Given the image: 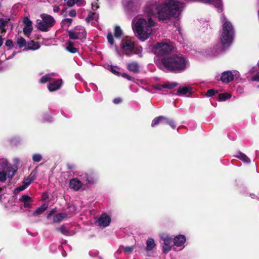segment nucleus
I'll return each mask as SVG.
<instances>
[{
    "label": "nucleus",
    "instance_id": "obj_18",
    "mask_svg": "<svg viewBox=\"0 0 259 259\" xmlns=\"http://www.w3.org/2000/svg\"><path fill=\"white\" fill-rule=\"evenodd\" d=\"M82 186V183L77 178L72 179L70 180L69 187L74 191L79 190Z\"/></svg>",
    "mask_w": 259,
    "mask_h": 259
},
{
    "label": "nucleus",
    "instance_id": "obj_60",
    "mask_svg": "<svg viewBox=\"0 0 259 259\" xmlns=\"http://www.w3.org/2000/svg\"><path fill=\"white\" fill-rule=\"evenodd\" d=\"M259 1V0H258Z\"/></svg>",
    "mask_w": 259,
    "mask_h": 259
},
{
    "label": "nucleus",
    "instance_id": "obj_32",
    "mask_svg": "<svg viewBox=\"0 0 259 259\" xmlns=\"http://www.w3.org/2000/svg\"><path fill=\"white\" fill-rule=\"evenodd\" d=\"M98 19V14L96 13H92L90 14L88 17L86 18V21L87 22H90L92 20L97 21Z\"/></svg>",
    "mask_w": 259,
    "mask_h": 259
},
{
    "label": "nucleus",
    "instance_id": "obj_20",
    "mask_svg": "<svg viewBox=\"0 0 259 259\" xmlns=\"http://www.w3.org/2000/svg\"><path fill=\"white\" fill-rule=\"evenodd\" d=\"M202 2L205 3H209L214 6L217 8L219 11H221L222 9V0H201Z\"/></svg>",
    "mask_w": 259,
    "mask_h": 259
},
{
    "label": "nucleus",
    "instance_id": "obj_52",
    "mask_svg": "<svg viewBox=\"0 0 259 259\" xmlns=\"http://www.w3.org/2000/svg\"><path fill=\"white\" fill-rule=\"evenodd\" d=\"M4 191V189L0 188V201H1L3 199V195L5 193H3V191Z\"/></svg>",
    "mask_w": 259,
    "mask_h": 259
},
{
    "label": "nucleus",
    "instance_id": "obj_27",
    "mask_svg": "<svg viewBox=\"0 0 259 259\" xmlns=\"http://www.w3.org/2000/svg\"><path fill=\"white\" fill-rule=\"evenodd\" d=\"M127 68L130 71L136 72L139 70V66L136 62H132L127 65Z\"/></svg>",
    "mask_w": 259,
    "mask_h": 259
},
{
    "label": "nucleus",
    "instance_id": "obj_54",
    "mask_svg": "<svg viewBox=\"0 0 259 259\" xmlns=\"http://www.w3.org/2000/svg\"><path fill=\"white\" fill-rule=\"evenodd\" d=\"M122 76L124 77V78H126L127 79H128V80H131L132 79V77L131 76H129L126 73H123Z\"/></svg>",
    "mask_w": 259,
    "mask_h": 259
},
{
    "label": "nucleus",
    "instance_id": "obj_39",
    "mask_svg": "<svg viewBox=\"0 0 259 259\" xmlns=\"http://www.w3.org/2000/svg\"><path fill=\"white\" fill-rule=\"evenodd\" d=\"M32 160L34 162H39L42 159V156L40 154H34L32 157Z\"/></svg>",
    "mask_w": 259,
    "mask_h": 259
},
{
    "label": "nucleus",
    "instance_id": "obj_23",
    "mask_svg": "<svg viewBox=\"0 0 259 259\" xmlns=\"http://www.w3.org/2000/svg\"><path fill=\"white\" fill-rule=\"evenodd\" d=\"M40 48V45L37 42H34L33 41H30L27 44V46L25 50H36Z\"/></svg>",
    "mask_w": 259,
    "mask_h": 259
},
{
    "label": "nucleus",
    "instance_id": "obj_55",
    "mask_svg": "<svg viewBox=\"0 0 259 259\" xmlns=\"http://www.w3.org/2000/svg\"><path fill=\"white\" fill-rule=\"evenodd\" d=\"M30 201H28V202H24V207H27V208H29L30 207Z\"/></svg>",
    "mask_w": 259,
    "mask_h": 259
},
{
    "label": "nucleus",
    "instance_id": "obj_29",
    "mask_svg": "<svg viewBox=\"0 0 259 259\" xmlns=\"http://www.w3.org/2000/svg\"><path fill=\"white\" fill-rule=\"evenodd\" d=\"M16 171L15 167H9L7 168L6 172L8 178H12Z\"/></svg>",
    "mask_w": 259,
    "mask_h": 259
},
{
    "label": "nucleus",
    "instance_id": "obj_59",
    "mask_svg": "<svg viewBox=\"0 0 259 259\" xmlns=\"http://www.w3.org/2000/svg\"><path fill=\"white\" fill-rule=\"evenodd\" d=\"M258 67H259V61H258Z\"/></svg>",
    "mask_w": 259,
    "mask_h": 259
},
{
    "label": "nucleus",
    "instance_id": "obj_36",
    "mask_svg": "<svg viewBox=\"0 0 259 259\" xmlns=\"http://www.w3.org/2000/svg\"><path fill=\"white\" fill-rule=\"evenodd\" d=\"M72 19L66 18L64 19L61 22V25L63 27H68L70 26L72 22Z\"/></svg>",
    "mask_w": 259,
    "mask_h": 259
},
{
    "label": "nucleus",
    "instance_id": "obj_38",
    "mask_svg": "<svg viewBox=\"0 0 259 259\" xmlns=\"http://www.w3.org/2000/svg\"><path fill=\"white\" fill-rule=\"evenodd\" d=\"M7 23V21L3 19H0V30H1L2 32L5 31V27L6 26Z\"/></svg>",
    "mask_w": 259,
    "mask_h": 259
},
{
    "label": "nucleus",
    "instance_id": "obj_11",
    "mask_svg": "<svg viewBox=\"0 0 259 259\" xmlns=\"http://www.w3.org/2000/svg\"><path fill=\"white\" fill-rule=\"evenodd\" d=\"M36 177V172L33 171L28 177L23 181L22 186L15 189V191L19 192L25 189L35 179Z\"/></svg>",
    "mask_w": 259,
    "mask_h": 259
},
{
    "label": "nucleus",
    "instance_id": "obj_46",
    "mask_svg": "<svg viewBox=\"0 0 259 259\" xmlns=\"http://www.w3.org/2000/svg\"><path fill=\"white\" fill-rule=\"evenodd\" d=\"M134 249V246H125L123 248L124 251L128 253H131Z\"/></svg>",
    "mask_w": 259,
    "mask_h": 259
},
{
    "label": "nucleus",
    "instance_id": "obj_51",
    "mask_svg": "<svg viewBox=\"0 0 259 259\" xmlns=\"http://www.w3.org/2000/svg\"><path fill=\"white\" fill-rule=\"evenodd\" d=\"M121 99L119 98H115L114 99V103L116 104H119L121 102Z\"/></svg>",
    "mask_w": 259,
    "mask_h": 259
},
{
    "label": "nucleus",
    "instance_id": "obj_2",
    "mask_svg": "<svg viewBox=\"0 0 259 259\" xmlns=\"http://www.w3.org/2000/svg\"><path fill=\"white\" fill-rule=\"evenodd\" d=\"M146 4L143 9L144 16L138 15L135 17L132 23V27L135 36L141 41H145L155 33L156 22L153 16L156 14H149L145 10Z\"/></svg>",
    "mask_w": 259,
    "mask_h": 259
},
{
    "label": "nucleus",
    "instance_id": "obj_25",
    "mask_svg": "<svg viewBox=\"0 0 259 259\" xmlns=\"http://www.w3.org/2000/svg\"><path fill=\"white\" fill-rule=\"evenodd\" d=\"M48 204H44L39 207L37 208L36 210L33 212V215H38L41 214L43 212H44L48 208Z\"/></svg>",
    "mask_w": 259,
    "mask_h": 259
},
{
    "label": "nucleus",
    "instance_id": "obj_49",
    "mask_svg": "<svg viewBox=\"0 0 259 259\" xmlns=\"http://www.w3.org/2000/svg\"><path fill=\"white\" fill-rule=\"evenodd\" d=\"M251 80L252 81H259V73H257L255 75L251 77Z\"/></svg>",
    "mask_w": 259,
    "mask_h": 259
},
{
    "label": "nucleus",
    "instance_id": "obj_53",
    "mask_svg": "<svg viewBox=\"0 0 259 259\" xmlns=\"http://www.w3.org/2000/svg\"><path fill=\"white\" fill-rule=\"evenodd\" d=\"M53 11L55 13H57L60 11V8L58 6H54L53 8Z\"/></svg>",
    "mask_w": 259,
    "mask_h": 259
},
{
    "label": "nucleus",
    "instance_id": "obj_8",
    "mask_svg": "<svg viewBox=\"0 0 259 259\" xmlns=\"http://www.w3.org/2000/svg\"><path fill=\"white\" fill-rule=\"evenodd\" d=\"M160 238L163 241L162 251L163 253L167 254L174 247L172 238L166 234H160Z\"/></svg>",
    "mask_w": 259,
    "mask_h": 259
},
{
    "label": "nucleus",
    "instance_id": "obj_48",
    "mask_svg": "<svg viewBox=\"0 0 259 259\" xmlns=\"http://www.w3.org/2000/svg\"><path fill=\"white\" fill-rule=\"evenodd\" d=\"M69 15L70 17H75L76 15V12L75 10L72 9L70 10L69 12Z\"/></svg>",
    "mask_w": 259,
    "mask_h": 259
},
{
    "label": "nucleus",
    "instance_id": "obj_5",
    "mask_svg": "<svg viewBox=\"0 0 259 259\" xmlns=\"http://www.w3.org/2000/svg\"><path fill=\"white\" fill-rule=\"evenodd\" d=\"M120 50H118L117 46H115V50L117 53L121 56L125 55L131 56L133 54H136L142 57L143 48L141 46L136 45L134 38L126 36L123 38L120 44Z\"/></svg>",
    "mask_w": 259,
    "mask_h": 259
},
{
    "label": "nucleus",
    "instance_id": "obj_15",
    "mask_svg": "<svg viewBox=\"0 0 259 259\" xmlns=\"http://www.w3.org/2000/svg\"><path fill=\"white\" fill-rule=\"evenodd\" d=\"M81 177L83 180L90 184H94L97 181V175L94 172L84 173L82 175Z\"/></svg>",
    "mask_w": 259,
    "mask_h": 259
},
{
    "label": "nucleus",
    "instance_id": "obj_4",
    "mask_svg": "<svg viewBox=\"0 0 259 259\" xmlns=\"http://www.w3.org/2000/svg\"><path fill=\"white\" fill-rule=\"evenodd\" d=\"M220 41L224 47L229 46L234 38L235 28L232 23L223 14L220 17Z\"/></svg>",
    "mask_w": 259,
    "mask_h": 259
},
{
    "label": "nucleus",
    "instance_id": "obj_13",
    "mask_svg": "<svg viewBox=\"0 0 259 259\" xmlns=\"http://www.w3.org/2000/svg\"><path fill=\"white\" fill-rule=\"evenodd\" d=\"M111 221L110 217L106 213H103L97 220L96 224L101 227L105 228L110 225Z\"/></svg>",
    "mask_w": 259,
    "mask_h": 259
},
{
    "label": "nucleus",
    "instance_id": "obj_6",
    "mask_svg": "<svg viewBox=\"0 0 259 259\" xmlns=\"http://www.w3.org/2000/svg\"><path fill=\"white\" fill-rule=\"evenodd\" d=\"M174 46L170 42L162 41L154 46L153 51L155 54L162 55L171 52Z\"/></svg>",
    "mask_w": 259,
    "mask_h": 259
},
{
    "label": "nucleus",
    "instance_id": "obj_45",
    "mask_svg": "<svg viewBox=\"0 0 259 259\" xmlns=\"http://www.w3.org/2000/svg\"><path fill=\"white\" fill-rule=\"evenodd\" d=\"M107 39H108V42L111 45H113V44H114L113 43L114 42L112 34L111 33H108V34L107 35Z\"/></svg>",
    "mask_w": 259,
    "mask_h": 259
},
{
    "label": "nucleus",
    "instance_id": "obj_41",
    "mask_svg": "<svg viewBox=\"0 0 259 259\" xmlns=\"http://www.w3.org/2000/svg\"><path fill=\"white\" fill-rule=\"evenodd\" d=\"M92 8L93 10H96L99 8L98 0H93L92 3Z\"/></svg>",
    "mask_w": 259,
    "mask_h": 259
},
{
    "label": "nucleus",
    "instance_id": "obj_12",
    "mask_svg": "<svg viewBox=\"0 0 259 259\" xmlns=\"http://www.w3.org/2000/svg\"><path fill=\"white\" fill-rule=\"evenodd\" d=\"M55 211V209H54L51 210L50 211L48 212L47 216L48 219H50L53 217L54 223H59L67 217V214L65 213H58L54 214Z\"/></svg>",
    "mask_w": 259,
    "mask_h": 259
},
{
    "label": "nucleus",
    "instance_id": "obj_3",
    "mask_svg": "<svg viewBox=\"0 0 259 259\" xmlns=\"http://www.w3.org/2000/svg\"><path fill=\"white\" fill-rule=\"evenodd\" d=\"M161 64L159 66L167 71L179 72L184 71L189 66L188 59L183 55H174L166 56L161 59Z\"/></svg>",
    "mask_w": 259,
    "mask_h": 259
},
{
    "label": "nucleus",
    "instance_id": "obj_58",
    "mask_svg": "<svg viewBox=\"0 0 259 259\" xmlns=\"http://www.w3.org/2000/svg\"><path fill=\"white\" fill-rule=\"evenodd\" d=\"M218 55V53H212L211 55L212 56H215Z\"/></svg>",
    "mask_w": 259,
    "mask_h": 259
},
{
    "label": "nucleus",
    "instance_id": "obj_43",
    "mask_svg": "<svg viewBox=\"0 0 259 259\" xmlns=\"http://www.w3.org/2000/svg\"><path fill=\"white\" fill-rule=\"evenodd\" d=\"M7 176L5 171H2L0 172V181L4 182L6 180Z\"/></svg>",
    "mask_w": 259,
    "mask_h": 259
},
{
    "label": "nucleus",
    "instance_id": "obj_40",
    "mask_svg": "<svg viewBox=\"0 0 259 259\" xmlns=\"http://www.w3.org/2000/svg\"><path fill=\"white\" fill-rule=\"evenodd\" d=\"M218 93V91L210 89L207 91L206 95L207 97H211Z\"/></svg>",
    "mask_w": 259,
    "mask_h": 259
},
{
    "label": "nucleus",
    "instance_id": "obj_17",
    "mask_svg": "<svg viewBox=\"0 0 259 259\" xmlns=\"http://www.w3.org/2000/svg\"><path fill=\"white\" fill-rule=\"evenodd\" d=\"M62 80L61 79H58L50 82L48 88L50 92H54L60 89L62 84Z\"/></svg>",
    "mask_w": 259,
    "mask_h": 259
},
{
    "label": "nucleus",
    "instance_id": "obj_24",
    "mask_svg": "<svg viewBox=\"0 0 259 259\" xmlns=\"http://www.w3.org/2000/svg\"><path fill=\"white\" fill-rule=\"evenodd\" d=\"M74 46L77 47V44L69 40L66 43V50L70 53H75L77 52V48Z\"/></svg>",
    "mask_w": 259,
    "mask_h": 259
},
{
    "label": "nucleus",
    "instance_id": "obj_31",
    "mask_svg": "<svg viewBox=\"0 0 259 259\" xmlns=\"http://www.w3.org/2000/svg\"><path fill=\"white\" fill-rule=\"evenodd\" d=\"M16 42L20 48H22L23 47H25V48H26L27 44L25 39L24 38L22 37L18 38Z\"/></svg>",
    "mask_w": 259,
    "mask_h": 259
},
{
    "label": "nucleus",
    "instance_id": "obj_1",
    "mask_svg": "<svg viewBox=\"0 0 259 259\" xmlns=\"http://www.w3.org/2000/svg\"><path fill=\"white\" fill-rule=\"evenodd\" d=\"M184 7V3L177 0H165L163 4L155 0H149L146 3L145 11L149 14H156L160 21L169 19L170 16L178 17Z\"/></svg>",
    "mask_w": 259,
    "mask_h": 259
},
{
    "label": "nucleus",
    "instance_id": "obj_34",
    "mask_svg": "<svg viewBox=\"0 0 259 259\" xmlns=\"http://www.w3.org/2000/svg\"><path fill=\"white\" fill-rule=\"evenodd\" d=\"M231 97V94L229 93H222L219 95V99L220 101H224L227 99H230Z\"/></svg>",
    "mask_w": 259,
    "mask_h": 259
},
{
    "label": "nucleus",
    "instance_id": "obj_19",
    "mask_svg": "<svg viewBox=\"0 0 259 259\" xmlns=\"http://www.w3.org/2000/svg\"><path fill=\"white\" fill-rule=\"evenodd\" d=\"M23 22L25 25L23 28V32L25 35L28 36L32 30V22L27 17L24 18Z\"/></svg>",
    "mask_w": 259,
    "mask_h": 259
},
{
    "label": "nucleus",
    "instance_id": "obj_30",
    "mask_svg": "<svg viewBox=\"0 0 259 259\" xmlns=\"http://www.w3.org/2000/svg\"><path fill=\"white\" fill-rule=\"evenodd\" d=\"M53 76V74H48L45 75L39 79V82L40 83H45L48 81L50 80Z\"/></svg>",
    "mask_w": 259,
    "mask_h": 259
},
{
    "label": "nucleus",
    "instance_id": "obj_10",
    "mask_svg": "<svg viewBox=\"0 0 259 259\" xmlns=\"http://www.w3.org/2000/svg\"><path fill=\"white\" fill-rule=\"evenodd\" d=\"M68 34L71 39H82L86 36L84 28L81 26H77L74 29L68 31Z\"/></svg>",
    "mask_w": 259,
    "mask_h": 259
},
{
    "label": "nucleus",
    "instance_id": "obj_47",
    "mask_svg": "<svg viewBox=\"0 0 259 259\" xmlns=\"http://www.w3.org/2000/svg\"><path fill=\"white\" fill-rule=\"evenodd\" d=\"M13 42L11 39H8L5 43V46L9 47V49H11L13 47Z\"/></svg>",
    "mask_w": 259,
    "mask_h": 259
},
{
    "label": "nucleus",
    "instance_id": "obj_7",
    "mask_svg": "<svg viewBox=\"0 0 259 259\" xmlns=\"http://www.w3.org/2000/svg\"><path fill=\"white\" fill-rule=\"evenodd\" d=\"M42 20L37 23V28L42 31H47L54 24L55 21L54 18L47 14L41 15Z\"/></svg>",
    "mask_w": 259,
    "mask_h": 259
},
{
    "label": "nucleus",
    "instance_id": "obj_21",
    "mask_svg": "<svg viewBox=\"0 0 259 259\" xmlns=\"http://www.w3.org/2000/svg\"><path fill=\"white\" fill-rule=\"evenodd\" d=\"M177 92L179 95H185L187 94H190L192 92V88L190 86H185L180 88L178 89Z\"/></svg>",
    "mask_w": 259,
    "mask_h": 259
},
{
    "label": "nucleus",
    "instance_id": "obj_26",
    "mask_svg": "<svg viewBox=\"0 0 259 259\" xmlns=\"http://www.w3.org/2000/svg\"><path fill=\"white\" fill-rule=\"evenodd\" d=\"M164 118H165V117L163 116H160L155 118L152 120V122L151 123V126L152 127H154V126L158 125L160 123L164 124Z\"/></svg>",
    "mask_w": 259,
    "mask_h": 259
},
{
    "label": "nucleus",
    "instance_id": "obj_28",
    "mask_svg": "<svg viewBox=\"0 0 259 259\" xmlns=\"http://www.w3.org/2000/svg\"><path fill=\"white\" fill-rule=\"evenodd\" d=\"M236 157L244 162L249 163L250 162L249 158L244 153L238 152Z\"/></svg>",
    "mask_w": 259,
    "mask_h": 259
},
{
    "label": "nucleus",
    "instance_id": "obj_50",
    "mask_svg": "<svg viewBox=\"0 0 259 259\" xmlns=\"http://www.w3.org/2000/svg\"><path fill=\"white\" fill-rule=\"evenodd\" d=\"M118 68L115 67H111V71L116 75H119V72L117 71Z\"/></svg>",
    "mask_w": 259,
    "mask_h": 259
},
{
    "label": "nucleus",
    "instance_id": "obj_14",
    "mask_svg": "<svg viewBox=\"0 0 259 259\" xmlns=\"http://www.w3.org/2000/svg\"><path fill=\"white\" fill-rule=\"evenodd\" d=\"M238 72L237 71H227L224 72L221 76V80L223 82L228 83L233 80L234 76L238 74Z\"/></svg>",
    "mask_w": 259,
    "mask_h": 259
},
{
    "label": "nucleus",
    "instance_id": "obj_44",
    "mask_svg": "<svg viewBox=\"0 0 259 259\" xmlns=\"http://www.w3.org/2000/svg\"><path fill=\"white\" fill-rule=\"evenodd\" d=\"M21 201L24 202L30 201L31 198L27 196V195H23L21 197V198L20 199Z\"/></svg>",
    "mask_w": 259,
    "mask_h": 259
},
{
    "label": "nucleus",
    "instance_id": "obj_22",
    "mask_svg": "<svg viewBox=\"0 0 259 259\" xmlns=\"http://www.w3.org/2000/svg\"><path fill=\"white\" fill-rule=\"evenodd\" d=\"M146 250L147 251H151L153 250L156 246V243L154 239L152 238H148L146 240Z\"/></svg>",
    "mask_w": 259,
    "mask_h": 259
},
{
    "label": "nucleus",
    "instance_id": "obj_57",
    "mask_svg": "<svg viewBox=\"0 0 259 259\" xmlns=\"http://www.w3.org/2000/svg\"><path fill=\"white\" fill-rule=\"evenodd\" d=\"M3 44V38L1 35H0V47L2 46Z\"/></svg>",
    "mask_w": 259,
    "mask_h": 259
},
{
    "label": "nucleus",
    "instance_id": "obj_9",
    "mask_svg": "<svg viewBox=\"0 0 259 259\" xmlns=\"http://www.w3.org/2000/svg\"><path fill=\"white\" fill-rule=\"evenodd\" d=\"M172 240L174 243L173 250L179 251L184 248L186 242V237L185 235L182 234L178 235L172 238Z\"/></svg>",
    "mask_w": 259,
    "mask_h": 259
},
{
    "label": "nucleus",
    "instance_id": "obj_16",
    "mask_svg": "<svg viewBox=\"0 0 259 259\" xmlns=\"http://www.w3.org/2000/svg\"><path fill=\"white\" fill-rule=\"evenodd\" d=\"M178 84L174 82H166L162 84H156L153 85V88L158 91H161L162 89H172L177 87Z\"/></svg>",
    "mask_w": 259,
    "mask_h": 259
},
{
    "label": "nucleus",
    "instance_id": "obj_56",
    "mask_svg": "<svg viewBox=\"0 0 259 259\" xmlns=\"http://www.w3.org/2000/svg\"><path fill=\"white\" fill-rule=\"evenodd\" d=\"M67 166H68V168L69 169H74V167H75V166L73 165H70V164H68L67 165Z\"/></svg>",
    "mask_w": 259,
    "mask_h": 259
},
{
    "label": "nucleus",
    "instance_id": "obj_42",
    "mask_svg": "<svg viewBox=\"0 0 259 259\" xmlns=\"http://www.w3.org/2000/svg\"><path fill=\"white\" fill-rule=\"evenodd\" d=\"M58 230L63 234L67 235L69 234L68 230L64 227V226H62L59 228L58 229Z\"/></svg>",
    "mask_w": 259,
    "mask_h": 259
},
{
    "label": "nucleus",
    "instance_id": "obj_33",
    "mask_svg": "<svg viewBox=\"0 0 259 259\" xmlns=\"http://www.w3.org/2000/svg\"><path fill=\"white\" fill-rule=\"evenodd\" d=\"M114 35L116 38H119L122 35V31L120 27L117 26L115 27Z\"/></svg>",
    "mask_w": 259,
    "mask_h": 259
},
{
    "label": "nucleus",
    "instance_id": "obj_37",
    "mask_svg": "<svg viewBox=\"0 0 259 259\" xmlns=\"http://www.w3.org/2000/svg\"><path fill=\"white\" fill-rule=\"evenodd\" d=\"M141 0H122V3L123 6L126 7L131 4L137 3Z\"/></svg>",
    "mask_w": 259,
    "mask_h": 259
},
{
    "label": "nucleus",
    "instance_id": "obj_35",
    "mask_svg": "<svg viewBox=\"0 0 259 259\" xmlns=\"http://www.w3.org/2000/svg\"><path fill=\"white\" fill-rule=\"evenodd\" d=\"M164 124H168L171 128L175 129L176 127V124L174 121L167 119L165 117Z\"/></svg>",
    "mask_w": 259,
    "mask_h": 259
}]
</instances>
